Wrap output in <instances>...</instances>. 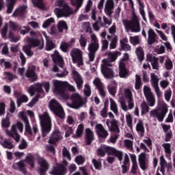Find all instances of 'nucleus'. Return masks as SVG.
<instances>
[{"instance_id":"obj_1","label":"nucleus","mask_w":175,"mask_h":175,"mask_svg":"<svg viewBox=\"0 0 175 175\" xmlns=\"http://www.w3.org/2000/svg\"><path fill=\"white\" fill-rule=\"evenodd\" d=\"M120 55H121V52L120 51L109 53L108 59H103L101 72L105 79H113V77H114V71H113L111 68V62H114Z\"/></svg>"},{"instance_id":"obj_2","label":"nucleus","mask_w":175,"mask_h":175,"mask_svg":"<svg viewBox=\"0 0 175 175\" xmlns=\"http://www.w3.org/2000/svg\"><path fill=\"white\" fill-rule=\"evenodd\" d=\"M53 94L55 95H59L60 96H64L65 95V90H68V91H72L75 92L76 91V88L75 86L69 84L67 81H62L58 80H53Z\"/></svg>"},{"instance_id":"obj_3","label":"nucleus","mask_w":175,"mask_h":175,"mask_svg":"<svg viewBox=\"0 0 175 175\" xmlns=\"http://www.w3.org/2000/svg\"><path fill=\"white\" fill-rule=\"evenodd\" d=\"M122 24L126 32H140V22L139 17L136 16V13L133 11L131 20L123 19Z\"/></svg>"},{"instance_id":"obj_4","label":"nucleus","mask_w":175,"mask_h":175,"mask_svg":"<svg viewBox=\"0 0 175 175\" xmlns=\"http://www.w3.org/2000/svg\"><path fill=\"white\" fill-rule=\"evenodd\" d=\"M55 6L62 8V9L57 8L54 10L55 14L57 16V18L69 17V16L73 14V10H72V8H70V7H69V5L63 0H57L55 3Z\"/></svg>"},{"instance_id":"obj_5","label":"nucleus","mask_w":175,"mask_h":175,"mask_svg":"<svg viewBox=\"0 0 175 175\" xmlns=\"http://www.w3.org/2000/svg\"><path fill=\"white\" fill-rule=\"evenodd\" d=\"M123 96L127 99V105L126 103L124 100H120V104L121 109L123 111H128V110H132L135 107V100H133V94L132 90L129 88H126L123 92Z\"/></svg>"},{"instance_id":"obj_6","label":"nucleus","mask_w":175,"mask_h":175,"mask_svg":"<svg viewBox=\"0 0 175 175\" xmlns=\"http://www.w3.org/2000/svg\"><path fill=\"white\" fill-rule=\"evenodd\" d=\"M38 117L42 126V137H46L51 131V118L47 112L39 113Z\"/></svg>"},{"instance_id":"obj_7","label":"nucleus","mask_w":175,"mask_h":175,"mask_svg":"<svg viewBox=\"0 0 175 175\" xmlns=\"http://www.w3.org/2000/svg\"><path fill=\"white\" fill-rule=\"evenodd\" d=\"M88 50L89 51V61L90 62H92L94 59H95V54H96V52L99 50V41L98 40L96 35H91V42L88 45Z\"/></svg>"},{"instance_id":"obj_8","label":"nucleus","mask_w":175,"mask_h":175,"mask_svg":"<svg viewBox=\"0 0 175 175\" xmlns=\"http://www.w3.org/2000/svg\"><path fill=\"white\" fill-rule=\"evenodd\" d=\"M27 42H30V44L23 46V50L27 57H32L33 55V51L31 50V47H38L40 50H42L44 47V42L39 40L27 38Z\"/></svg>"},{"instance_id":"obj_9","label":"nucleus","mask_w":175,"mask_h":175,"mask_svg":"<svg viewBox=\"0 0 175 175\" xmlns=\"http://www.w3.org/2000/svg\"><path fill=\"white\" fill-rule=\"evenodd\" d=\"M159 108L161 110V113L158 111V109H155L150 112V117H154V118H157L159 122H162L167 113V105H166L164 101H159Z\"/></svg>"},{"instance_id":"obj_10","label":"nucleus","mask_w":175,"mask_h":175,"mask_svg":"<svg viewBox=\"0 0 175 175\" xmlns=\"http://www.w3.org/2000/svg\"><path fill=\"white\" fill-rule=\"evenodd\" d=\"M70 99L72 103H67V106L71 109H75V110L83 107L84 104L87 103V100L83 98L79 93H73L70 96Z\"/></svg>"},{"instance_id":"obj_11","label":"nucleus","mask_w":175,"mask_h":175,"mask_svg":"<svg viewBox=\"0 0 175 175\" xmlns=\"http://www.w3.org/2000/svg\"><path fill=\"white\" fill-rule=\"evenodd\" d=\"M49 109L54 113L55 116L64 120L65 118V111L61 106V104L58 103L55 99L51 100L49 103Z\"/></svg>"},{"instance_id":"obj_12","label":"nucleus","mask_w":175,"mask_h":175,"mask_svg":"<svg viewBox=\"0 0 175 175\" xmlns=\"http://www.w3.org/2000/svg\"><path fill=\"white\" fill-rule=\"evenodd\" d=\"M24 126L21 122H18L16 124L12 126L11 131L5 130V133L10 137H13L17 142H20V135L17 133V129L23 133Z\"/></svg>"},{"instance_id":"obj_13","label":"nucleus","mask_w":175,"mask_h":175,"mask_svg":"<svg viewBox=\"0 0 175 175\" xmlns=\"http://www.w3.org/2000/svg\"><path fill=\"white\" fill-rule=\"evenodd\" d=\"M70 55L74 64H77L78 66L83 65V53L79 49H73L70 51Z\"/></svg>"},{"instance_id":"obj_14","label":"nucleus","mask_w":175,"mask_h":175,"mask_svg":"<svg viewBox=\"0 0 175 175\" xmlns=\"http://www.w3.org/2000/svg\"><path fill=\"white\" fill-rule=\"evenodd\" d=\"M158 83H159V78L158 76H157V75H155V73L152 72L150 74V83L154 90V92L156 93L158 99H159V98L162 96V92H161L159 90V85H158Z\"/></svg>"},{"instance_id":"obj_15","label":"nucleus","mask_w":175,"mask_h":175,"mask_svg":"<svg viewBox=\"0 0 175 175\" xmlns=\"http://www.w3.org/2000/svg\"><path fill=\"white\" fill-rule=\"evenodd\" d=\"M18 117L23 120L25 122V135H29V136H32L33 133L32 132V129H31V125H29V120H28V118L25 115L24 111H21L18 113Z\"/></svg>"},{"instance_id":"obj_16","label":"nucleus","mask_w":175,"mask_h":175,"mask_svg":"<svg viewBox=\"0 0 175 175\" xmlns=\"http://www.w3.org/2000/svg\"><path fill=\"white\" fill-rule=\"evenodd\" d=\"M9 27L12 31H20L21 35H27V33H28V32H29L31 30L29 27L23 26L20 27V26L12 21L9 22Z\"/></svg>"},{"instance_id":"obj_17","label":"nucleus","mask_w":175,"mask_h":175,"mask_svg":"<svg viewBox=\"0 0 175 175\" xmlns=\"http://www.w3.org/2000/svg\"><path fill=\"white\" fill-rule=\"evenodd\" d=\"M138 162L142 170H147L148 169V159L146 152H142L138 156Z\"/></svg>"},{"instance_id":"obj_18","label":"nucleus","mask_w":175,"mask_h":175,"mask_svg":"<svg viewBox=\"0 0 175 175\" xmlns=\"http://www.w3.org/2000/svg\"><path fill=\"white\" fill-rule=\"evenodd\" d=\"M51 175H64L66 174V167L62 164H57L50 172Z\"/></svg>"},{"instance_id":"obj_19","label":"nucleus","mask_w":175,"mask_h":175,"mask_svg":"<svg viewBox=\"0 0 175 175\" xmlns=\"http://www.w3.org/2000/svg\"><path fill=\"white\" fill-rule=\"evenodd\" d=\"M38 162L40 165V169L38 170L40 175H44V173L49 170V163L42 157H38Z\"/></svg>"},{"instance_id":"obj_20","label":"nucleus","mask_w":175,"mask_h":175,"mask_svg":"<svg viewBox=\"0 0 175 175\" xmlns=\"http://www.w3.org/2000/svg\"><path fill=\"white\" fill-rule=\"evenodd\" d=\"M106 125L108 126V129L111 132H115V133H120V127H118V121L116 119H113L111 121L110 125V120L108 119L106 121Z\"/></svg>"},{"instance_id":"obj_21","label":"nucleus","mask_w":175,"mask_h":175,"mask_svg":"<svg viewBox=\"0 0 175 175\" xmlns=\"http://www.w3.org/2000/svg\"><path fill=\"white\" fill-rule=\"evenodd\" d=\"M96 133H97L98 137H103V139H106L109 136V132L107 130L105 129V127L102 124H97L95 126Z\"/></svg>"},{"instance_id":"obj_22","label":"nucleus","mask_w":175,"mask_h":175,"mask_svg":"<svg viewBox=\"0 0 175 175\" xmlns=\"http://www.w3.org/2000/svg\"><path fill=\"white\" fill-rule=\"evenodd\" d=\"M62 139V133L59 132V130L55 129L51 135L48 143L49 144H55L58 140Z\"/></svg>"},{"instance_id":"obj_23","label":"nucleus","mask_w":175,"mask_h":175,"mask_svg":"<svg viewBox=\"0 0 175 175\" xmlns=\"http://www.w3.org/2000/svg\"><path fill=\"white\" fill-rule=\"evenodd\" d=\"M114 10V0H106L104 12L107 16H111Z\"/></svg>"},{"instance_id":"obj_24","label":"nucleus","mask_w":175,"mask_h":175,"mask_svg":"<svg viewBox=\"0 0 175 175\" xmlns=\"http://www.w3.org/2000/svg\"><path fill=\"white\" fill-rule=\"evenodd\" d=\"M107 154L108 155H114L118 157V161L120 162L122 161V157H124V154L122 151L117 150L116 148L107 146Z\"/></svg>"},{"instance_id":"obj_25","label":"nucleus","mask_w":175,"mask_h":175,"mask_svg":"<svg viewBox=\"0 0 175 175\" xmlns=\"http://www.w3.org/2000/svg\"><path fill=\"white\" fill-rule=\"evenodd\" d=\"M27 13V5L19 6L12 14V17L17 18L18 17H24V14Z\"/></svg>"},{"instance_id":"obj_26","label":"nucleus","mask_w":175,"mask_h":175,"mask_svg":"<svg viewBox=\"0 0 175 175\" xmlns=\"http://www.w3.org/2000/svg\"><path fill=\"white\" fill-rule=\"evenodd\" d=\"M51 57L55 65H59L60 68L64 67V59L61 57L58 51H55L54 54L51 55Z\"/></svg>"},{"instance_id":"obj_27","label":"nucleus","mask_w":175,"mask_h":175,"mask_svg":"<svg viewBox=\"0 0 175 175\" xmlns=\"http://www.w3.org/2000/svg\"><path fill=\"white\" fill-rule=\"evenodd\" d=\"M28 92L31 96H33V95H35V92H38V94H43L42 85H40V83H36L34 85L30 86L29 88Z\"/></svg>"},{"instance_id":"obj_28","label":"nucleus","mask_w":175,"mask_h":175,"mask_svg":"<svg viewBox=\"0 0 175 175\" xmlns=\"http://www.w3.org/2000/svg\"><path fill=\"white\" fill-rule=\"evenodd\" d=\"M72 75L75 81L76 82L78 90H81V88H83V79H81V77L76 70H73Z\"/></svg>"},{"instance_id":"obj_29","label":"nucleus","mask_w":175,"mask_h":175,"mask_svg":"<svg viewBox=\"0 0 175 175\" xmlns=\"http://www.w3.org/2000/svg\"><path fill=\"white\" fill-rule=\"evenodd\" d=\"M148 44H154L157 42V33L154 31V29L149 28L148 29Z\"/></svg>"},{"instance_id":"obj_30","label":"nucleus","mask_w":175,"mask_h":175,"mask_svg":"<svg viewBox=\"0 0 175 175\" xmlns=\"http://www.w3.org/2000/svg\"><path fill=\"white\" fill-rule=\"evenodd\" d=\"M146 59L149 61V62H151L152 69H156L157 70L159 69V64L158 63V58L149 54V55H147Z\"/></svg>"},{"instance_id":"obj_31","label":"nucleus","mask_w":175,"mask_h":175,"mask_svg":"<svg viewBox=\"0 0 175 175\" xmlns=\"http://www.w3.org/2000/svg\"><path fill=\"white\" fill-rule=\"evenodd\" d=\"M12 167L15 169V170H21L24 174H27V171L25 170V161L24 160L14 163Z\"/></svg>"},{"instance_id":"obj_32","label":"nucleus","mask_w":175,"mask_h":175,"mask_svg":"<svg viewBox=\"0 0 175 175\" xmlns=\"http://www.w3.org/2000/svg\"><path fill=\"white\" fill-rule=\"evenodd\" d=\"M42 35H43L44 38H45L46 40V49L47 51H51V50L54 49V43H53V40L51 38L47 36V34L44 31L42 32Z\"/></svg>"},{"instance_id":"obj_33","label":"nucleus","mask_w":175,"mask_h":175,"mask_svg":"<svg viewBox=\"0 0 175 175\" xmlns=\"http://www.w3.org/2000/svg\"><path fill=\"white\" fill-rule=\"evenodd\" d=\"M165 152V157L169 161H172V145L169 143H164L162 144Z\"/></svg>"},{"instance_id":"obj_34","label":"nucleus","mask_w":175,"mask_h":175,"mask_svg":"<svg viewBox=\"0 0 175 175\" xmlns=\"http://www.w3.org/2000/svg\"><path fill=\"white\" fill-rule=\"evenodd\" d=\"M0 144L4 148H8V150H12V148H13L14 147L12 142L9 141L8 139H3V136L2 135H0Z\"/></svg>"},{"instance_id":"obj_35","label":"nucleus","mask_w":175,"mask_h":175,"mask_svg":"<svg viewBox=\"0 0 175 175\" xmlns=\"http://www.w3.org/2000/svg\"><path fill=\"white\" fill-rule=\"evenodd\" d=\"M85 139L87 144H91L94 141V131L90 129H87L85 130Z\"/></svg>"},{"instance_id":"obj_36","label":"nucleus","mask_w":175,"mask_h":175,"mask_svg":"<svg viewBox=\"0 0 175 175\" xmlns=\"http://www.w3.org/2000/svg\"><path fill=\"white\" fill-rule=\"evenodd\" d=\"M119 75L120 77H126L128 76V71H126V68H125V64L122 61L119 62Z\"/></svg>"},{"instance_id":"obj_37","label":"nucleus","mask_w":175,"mask_h":175,"mask_svg":"<svg viewBox=\"0 0 175 175\" xmlns=\"http://www.w3.org/2000/svg\"><path fill=\"white\" fill-rule=\"evenodd\" d=\"M109 92L112 96H116L117 94V84L115 81H112L108 85Z\"/></svg>"},{"instance_id":"obj_38","label":"nucleus","mask_w":175,"mask_h":175,"mask_svg":"<svg viewBox=\"0 0 175 175\" xmlns=\"http://www.w3.org/2000/svg\"><path fill=\"white\" fill-rule=\"evenodd\" d=\"M110 102V109L116 116H118V106L117 105V103L113 100V98H109Z\"/></svg>"},{"instance_id":"obj_39","label":"nucleus","mask_w":175,"mask_h":175,"mask_svg":"<svg viewBox=\"0 0 175 175\" xmlns=\"http://www.w3.org/2000/svg\"><path fill=\"white\" fill-rule=\"evenodd\" d=\"M26 76L29 79H31V80L35 81L36 79H38V77L36 76V73H35V69L33 68H28Z\"/></svg>"},{"instance_id":"obj_40","label":"nucleus","mask_w":175,"mask_h":175,"mask_svg":"<svg viewBox=\"0 0 175 175\" xmlns=\"http://www.w3.org/2000/svg\"><path fill=\"white\" fill-rule=\"evenodd\" d=\"M107 152V146L102 145L100 148L97 149V155L98 157H103L106 155Z\"/></svg>"},{"instance_id":"obj_41","label":"nucleus","mask_w":175,"mask_h":175,"mask_svg":"<svg viewBox=\"0 0 175 175\" xmlns=\"http://www.w3.org/2000/svg\"><path fill=\"white\" fill-rule=\"evenodd\" d=\"M57 27L59 32H63L64 29L68 31V25L66 24V22H65V21H59Z\"/></svg>"},{"instance_id":"obj_42","label":"nucleus","mask_w":175,"mask_h":175,"mask_svg":"<svg viewBox=\"0 0 175 175\" xmlns=\"http://www.w3.org/2000/svg\"><path fill=\"white\" fill-rule=\"evenodd\" d=\"M139 4V13L144 20V21H147V18H146V12H144V5L142 3L140 0H137Z\"/></svg>"},{"instance_id":"obj_43","label":"nucleus","mask_w":175,"mask_h":175,"mask_svg":"<svg viewBox=\"0 0 175 175\" xmlns=\"http://www.w3.org/2000/svg\"><path fill=\"white\" fill-rule=\"evenodd\" d=\"M135 54L140 62L144 59V53L143 52L142 47L139 46L136 49Z\"/></svg>"},{"instance_id":"obj_44","label":"nucleus","mask_w":175,"mask_h":175,"mask_svg":"<svg viewBox=\"0 0 175 175\" xmlns=\"http://www.w3.org/2000/svg\"><path fill=\"white\" fill-rule=\"evenodd\" d=\"M14 3H16V1L14 0H8L6 10V13L8 14H10V13L13 12V9H14Z\"/></svg>"},{"instance_id":"obj_45","label":"nucleus","mask_w":175,"mask_h":175,"mask_svg":"<svg viewBox=\"0 0 175 175\" xmlns=\"http://www.w3.org/2000/svg\"><path fill=\"white\" fill-rule=\"evenodd\" d=\"M143 85V83H142V78L140 76L136 75H135V90H140L142 88V86Z\"/></svg>"},{"instance_id":"obj_46","label":"nucleus","mask_w":175,"mask_h":175,"mask_svg":"<svg viewBox=\"0 0 175 175\" xmlns=\"http://www.w3.org/2000/svg\"><path fill=\"white\" fill-rule=\"evenodd\" d=\"M136 131L140 133L141 136H143L144 133V126H143V121L139 120L137 124Z\"/></svg>"},{"instance_id":"obj_47","label":"nucleus","mask_w":175,"mask_h":175,"mask_svg":"<svg viewBox=\"0 0 175 175\" xmlns=\"http://www.w3.org/2000/svg\"><path fill=\"white\" fill-rule=\"evenodd\" d=\"M10 116H9V113L7 114L6 118L3 119L1 121V125L3 128H9L10 126Z\"/></svg>"},{"instance_id":"obj_48","label":"nucleus","mask_w":175,"mask_h":175,"mask_svg":"<svg viewBox=\"0 0 175 175\" xmlns=\"http://www.w3.org/2000/svg\"><path fill=\"white\" fill-rule=\"evenodd\" d=\"M71 5L72 6L77 7V11L80 9L81 6H83V3H84V0H70Z\"/></svg>"},{"instance_id":"obj_49","label":"nucleus","mask_w":175,"mask_h":175,"mask_svg":"<svg viewBox=\"0 0 175 175\" xmlns=\"http://www.w3.org/2000/svg\"><path fill=\"white\" fill-rule=\"evenodd\" d=\"M146 99L147 100L148 105L150 107H154L155 106V96L154 95L146 97Z\"/></svg>"},{"instance_id":"obj_50","label":"nucleus","mask_w":175,"mask_h":175,"mask_svg":"<svg viewBox=\"0 0 175 175\" xmlns=\"http://www.w3.org/2000/svg\"><path fill=\"white\" fill-rule=\"evenodd\" d=\"M143 90L145 98L152 96L154 95V94L151 92V88H150V87L144 85Z\"/></svg>"},{"instance_id":"obj_51","label":"nucleus","mask_w":175,"mask_h":175,"mask_svg":"<svg viewBox=\"0 0 175 175\" xmlns=\"http://www.w3.org/2000/svg\"><path fill=\"white\" fill-rule=\"evenodd\" d=\"M26 161L27 162L29 163V164L30 165L31 167H35V164L33 163L34 161H35V158L33 157V155L29 154L27 157H26Z\"/></svg>"},{"instance_id":"obj_52","label":"nucleus","mask_w":175,"mask_h":175,"mask_svg":"<svg viewBox=\"0 0 175 175\" xmlns=\"http://www.w3.org/2000/svg\"><path fill=\"white\" fill-rule=\"evenodd\" d=\"M32 3L34 6L39 8V9H43L44 8L43 0H32Z\"/></svg>"},{"instance_id":"obj_53","label":"nucleus","mask_w":175,"mask_h":175,"mask_svg":"<svg viewBox=\"0 0 175 175\" xmlns=\"http://www.w3.org/2000/svg\"><path fill=\"white\" fill-rule=\"evenodd\" d=\"M92 163L95 169H97L98 170H100L102 169V161L100 160L93 159Z\"/></svg>"},{"instance_id":"obj_54","label":"nucleus","mask_w":175,"mask_h":175,"mask_svg":"<svg viewBox=\"0 0 175 175\" xmlns=\"http://www.w3.org/2000/svg\"><path fill=\"white\" fill-rule=\"evenodd\" d=\"M123 143L127 150H133V142L132 141L129 139H124Z\"/></svg>"},{"instance_id":"obj_55","label":"nucleus","mask_w":175,"mask_h":175,"mask_svg":"<svg viewBox=\"0 0 175 175\" xmlns=\"http://www.w3.org/2000/svg\"><path fill=\"white\" fill-rule=\"evenodd\" d=\"M63 128L64 131H66V134H65L66 137H69V136H70V135L73 133V129H72V127H69L68 126V125H64Z\"/></svg>"},{"instance_id":"obj_56","label":"nucleus","mask_w":175,"mask_h":175,"mask_svg":"<svg viewBox=\"0 0 175 175\" xmlns=\"http://www.w3.org/2000/svg\"><path fill=\"white\" fill-rule=\"evenodd\" d=\"M3 77L5 80H8V81H12V80L16 79V76L12 75V73L9 72H5L3 73Z\"/></svg>"},{"instance_id":"obj_57","label":"nucleus","mask_w":175,"mask_h":175,"mask_svg":"<svg viewBox=\"0 0 175 175\" xmlns=\"http://www.w3.org/2000/svg\"><path fill=\"white\" fill-rule=\"evenodd\" d=\"M165 68L167 70H172L173 69V62L170 59H167L165 62Z\"/></svg>"},{"instance_id":"obj_58","label":"nucleus","mask_w":175,"mask_h":175,"mask_svg":"<svg viewBox=\"0 0 175 175\" xmlns=\"http://www.w3.org/2000/svg\"><path fill=\"white\" fill-rule=\"evenodd\" d=\"M83 131H84V125L79 124L77 130L76 135H75V137H80V136L83 135Z\"/></svg>"},{"instance_id":"obj_59","label":"nucleus","mask_w":175,"mask_h":175,"mask_svg":"<svg viewBox=\"0 0 175 175\" xmlns=\"http://www.w3.org/2000/svg\"><path fill=\"white\" fill-rule=\"evenodd\" d=\"M141 109L142 113H148V111H150V107H148V105H147V103H146L145 101L141 103Z\"/></svg>"},{"instance_id":"obj_60","label":"nucleus","mask_w":175,"mask_h":175,"mask_svg":"<svg viewBox=\"0 0 175 175\" xmlns=\"http://www.w3.org/2000/svg\"><path fill=\"white\" fill-rule=\"evenodd\" d=\"M62 155L64 158H66L67 159H68V161H70V159H72V157H70V153L69 152V150L66 149V147L63 148Z\"/></svg>"},{"instance_id":"obj_61","label":"nucleus","mask_w":175,"mask_h":175,"mask_svg":"<svg viewBox=\"0 0 175 175\" xmlns=\"http://www.w3.org/2000/svg\"><path fill=\"white\" fill-rule=\"evenodd\" d=\"M60 49L64 53H68V49H69V44L66 41H63L61 43Z\"/></svg>"},{"instance_id":"obj_62","label":"nucleus","mask_w":175,"mask_h":175,"mask_svg":"<svg viewBox=\"0 0 175 175\" xmlns=\"http://www.w3.org/2000/svg\"><path fill=\"white\" fill-rule=\"evenodd\" d=\"M85 161V158L84 157L79 155L75 157V162L77 165H83Z\"/></svg>"},{"instance_id":"obj_63","label":"nucleus","mask_w":175,"mask_h":175,"mask_svg":"<svg viewBox=\"0 0 175 175\" xmlns=\"http://www.w3.org/2000/svg\"><path fill=\"white\" fill-rule=\"evenodd\" d=\"M117 40H118L117 37H113L111 39V43L109 44V49L111 50H114V49H116L117 47Z\"/></svg>"},{"instance_id":"obj_64","label":"nucleus","mask_w":175,"mask_h":175,"mask_svg":"<svg viewBox=\"0 0 175 175\" xmlns=\"http://www.w3.org/2000/svg\"><path fill=\"white\" fill-rule=\"evenodd\" d=\"M79 44L80 46L83 47V49L87 46V38L83 36H81V38H79Z\"/></svg>"}]
</instances>
